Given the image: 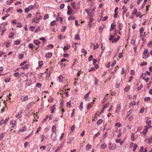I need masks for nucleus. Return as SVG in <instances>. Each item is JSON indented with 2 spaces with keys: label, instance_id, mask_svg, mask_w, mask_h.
I'll return each mask as SVG.
<instances>
[{
  "label": "nucleus",
  "instance_id": "obj_1",
  "mask_svg": "<svg viewBox=\"0 0 152 152\" xmlns=\"http://www.w3.org/2000/svg\"><path fill=\"white\" fill-rule=\"evenodd\" d=\"M20 99L22 102L26 101L28 99V96L27 95L22 96Z\"/></svg>",
  "mask_w": 152,
  "mask_h": 152
},
{
  "label": "nucleus",
  "instance_id": "obj_2",
  "mask_svg": "<svg viewBox=\"0 0 152 152\" xmlns=\"http://www.w3.org/2000/svg\"><path fill=\"white\" fill-rule=\"evenodd\" d=\"M27 130V128L26 126H23L22 128L20 129L18 131V133H19L21 132H24L26 131Z\"/></svg>",
  "mask_w": 152,
  "mask_h": 152
},
{
  "label": "nucleus",
  "instance_id": "obj_3",
  "mask_svg": "<svg viewBox=\"0 0 152 152\" xmlns=\"http://www.w3.org/2000/svg\"><path fill=\"white\" fill-rule=\"evenodd\" d=\"M121 107L120 104H118L116 109L115 112L118 113L120 111Z\"/></svg>",
  "mask_w": 152,
  "mask_h": 152
},
{
  "label": "nucleus",
  "instance_id": "obj_4",
  "mask_svg": "<svg viewBox=\"0 0 152 152\" xmlns=\"http://www.w3.org/2000/svg\"><path fill=\"white\" fill-rule=\"evenodd\" d=\"M56 132H53L51 135V137L53 140H55L56 139Z\"/></svg>",
  "mask_w": 152,
  "mask_h": 152
},
{
  "label": "nucleus",
  "instance_id": "obj_5",
  "mask_svg": "<svg viewBox=\"0 0 152 152\" xmlns=\"http://www.w3.org/2000/svg\"><path fill=\"white\" fill-rule=\"evenodd\" d=\"M88 14L90 17H92L94 15V12H92L91 9H90L89 10V12L88 13Z\"/></svg>",
  "mask_w": 152,
  "mask_h": 152
},
{
  "label": "nucleus",
  "instance_id": "obj_6",
  "mask_svg": "<svg viewBox=\"0 0 152 152\" xmlns=\"http://www.w3.org/2000/svg\"><path fill=\"white\" fill-rule=\"evenodd\" d=\"M22 112H19L15 115V117L18 118H20L22 115Z\"/></svg>",
  "mask_w": 152,
  "mask_h": 152
},
{
  "label": "nucleus",
  "instance_id": "obj_7",
  "mask_svg": "<svg viewBox=\"0 0 152 152\" xmlns=\"http://www.w3.org/2000/svg\"><path fill=\"white\" fill-rule=\"evenodd\" d=\"M118 9V7H116L115 10L114 12H115V14L114 15V17L115 18H117L118 16V12L117 11V10Z\"/></svg>",
  "mask_w": 152,
  "mask_h": 152
},
{
  "label": "nucleus",
  "instance_id": "obj_8",
  "mask_svg": "<svg viewBox=\"0 0 152 152\" xmlns=\"http://www.w3.org/2000/svg\"><path fill=\"white\" fill-rule=\"evenodd\" d=\"M64 78L61 75H60L58 77L59 81L61 83H62L64 80Z\"/></svg>",
  "mask_w": 152,
  "mask_h": 152
},
{
  "label": "nucleus",
  "instance_id": "obj_9",
  "mask_svg": "<svg viewBox=\"0 0 152 152\" xmlns=\"http://www.w3.org/2000/svg\"><path fill=\"white\" fill-rule=\"evenodd\" d=\"M120 38V37L119 36H118L115 39H114L111 42L112 43H114V42H116L118 41L119 39Z\"/></svg>",
  "mask_w": 152,
  "mask_h": 152
},
{
  "label": "nucleus",
  "instance_id": "obj_10",
  "mask_svg": "<svg viewBox=\"0 0 152 152\" xmlns=\"http://www.w3.org/2000/svg\"><path fill=\"white\" fill-rule=\"evenodd\" d=\"M147 54V57H149V53L148 51V50L147 49H145L144 50L143 54Z\"/></svg>",
  "mask_w": 152,
  "mask_h": 152
},
{
  "label": "nucleus",
  "instance_id": "obj_11",
  "mask_svg": "<svg viewBox=\"0 0 152 152\" xmlns=\"http://www.w3.org/2000/svg\"><path fill=\"white\" fill-rule=\"evenodd\" d=\"M28 64H26L23 67H21L20 68V69H27L28 68V66H29Z\"/></svg>",
  "mask_w": 152,
  "mask_h": 152
},
{
  "label": "nucleus",
  "instance_id": "obj_12",
  "mask_svg": "<svg viewBox=\"0 0 152 152\" xmlns=\"http://www.w3.org/2000/svg\"><path fill=\"white\" fill-rule=\"evenodd\" d=\"M32 22H35L36 23H39V21L38 20V19L36 18H35L32 20Z\"/></svg>",
  "mask_w": 152,
  "mask_h": 152
},
{
  "label": "nucleus",
  "instance_id": "obj_13",
  "mask_svg": "<svg viewBox=\"0 0 152 152\" xmlns=\"http://www.w3.org/2000/svg\"><path fill=\"white\" fill-rule=\"evenodd\" d=\"M33 42L34 44L37 45H39L41 43V42L38 40H34Z\"/></svg>",
  "mask_w": 152,
  "mask_h": 152
},
{
  "label": "nucleus",
  "instance_id": "obj_14",
  "mask_svg": "<svg viewBox=\"0 0 152 152\" xmlns=\"http://www.w3.org/2000/svg\"><path fill=\"white\" fill-rule=\"evenodd\" d=\"M91 145H89L88 144L86 146V150L88 151L91 148Z\"/></svg>",
  "mask_w": 152,
  "mask_h": 152
},
{
  "label": "nucleus",
  "instance_id": "obj_15",
  "mask_svg": "<svg viewBox=\"0 0 152 152\" xmlns=\"http://www.w3.org/2000/svg\"><path fill=\"white\" fill-rule=\"evenodd\" d=\"M52 56V53H47V54L46 55V57L47 58H50Z\"/></svg>",
  "mask_w": 152,
  "mask_h": 152
},
{
  "label": "nucleus",
  "instance_id": "obj_16",
  "mask_svg": "<svg viewBox=\"0 0 152 152\" xmlns=\"http://www.w3.org/2000/svg\"><path fill=\"white\" fill-rule=\"evenodd\" d=\"M130 88V86L129 85H127L124 89V91L125 92H127Z\"/></svg>",
  "mask_w": 152,
  "mask_h": 152
},
{
  "label": "nucleus",
  "instance_id": "obj_17",
  "mask_svg": "<svg viewBox=\"0 0 152 152\" xmlns=\"http://www.w3.org/2000/svg\"><path fill=\"white\" fill-rule=\"evenodd\" d=\"M56 126L55 125H53L52 127L51 130L52 132H56Z\"/></svg>",
  "mask_w": 152,
  "mask_h": 152
},
{
  "label": "nucleus",
  "instance_id": "obj_18",
  "mask_svg": "<svg viewBox=\"0 0 152 152\" xmlns=\"http://www.w3.org/2000/svg\"><path fill=\"white\" fill-rule=\"evenodd\" d=\"M73 138L72 137H71L69 138L68 140L67 141V143L68 144H70L72 141L73 140Z\"/></svg>",
  "mask_w": 152,
  "mask_h": 152
},
{
  "label": "nucleus",
  "instance_id": "obj_19",
  "mask_svg": "<svg viewBox=\"0 0 152 152\" xmlns=\"http://www.w3.org/2000/svg\"><path fill=\"white\" fill-rule=\"evenodd\" d=\"M28 47L29 48H31V50H33L35 47V46L33 44H30L28 45Z\"/></svg>",
  "mask_w": 152,
  "mask_h": 152
},
{
  "label": "nucleus",
  "instance_id": "obj_20",
  "mask_svg": "<svg viewBox=\"0 0 152 152\" xmlns=\"http://www.w3.org/2000/svg\"><path fill=\"white\" fill-rule=\"evenodd\" d=\"M5 135V133L4 132H3L1 133V134L0 135V140H1L2 139V138L4 137Z\"/></svg>",
  "mask_w": 152,
  "mask_h": 152
},
{
  "label": "nucleus",
  "instance_id": "obj_21",
  "mask_svg": "<svg viewBox=\"0 0 152 152\" xmlns=\"http://www.w3.org/2000/svg\"><path fill=\"white\" fill-rule=\"evenodd\" d=\"M93 45L94 46V50L97 48L99 46V44L98 43H96L95 45L93 44Z\"/></svg>",
  "mask_w": 152,
  "mask_h": 152
},
{
  "label": "nucleus",
  "instance_id": "obj_22",
  "mask_svg": "<svg viewBox=\"0 0 152 152\" xmlns=\"http://www.w3.org/2000/svg\"><path fill=\"white\" fill-rule=\"evenodd\" d=\"M119 132V133L118 134L117 136V137L118 138H119L120 137L121 135L122 134V132H121V129H119L118 131Z\"/></svg>",
  "mask_w": 152,
  "mask_h": 152
},
{
  "label": "nucleus",
  "instance_id": "obj_23",
  "mask_svg": "<svg viewBox=\"0 0 152 152\" xmlns=\"http://www.w3.org/2000/svg\"><path fill=\"white\" fill-rule=\"evenodd\" d=\"M115 27V24L113 23L111 25V28L110 29V31H112L113 30Z\"/></svg>",
  "mask_w": 152,
  "mask_h": 152
},
{
  "label": "nucleus",
  "instance_id": "obj_24",
  "mask_svg": "<svg viewBox=\"0 0 152 152\" xmlns=\"http://www.w3.org/2000/svg\"><path fill=\"white\" fill-rule=\"evenodd\" d=\"M16 123V122L15 121H12L10 122V123L12 124L13 125V126H12V127H14L15 126Z\"/></svg>",
  "mask_w": 152,
  "mask_h": 152
},
{
  "label": "nucleus",
  "instance_id": "obj_25",
  "mask_svg": "<svg viewBox=\"0 0 152 152\" xmlns=\"http://www.w3.org/2000/svg\"><path fill=\"white\" fill-rule=\"evenodd\" d=\"M81 52L83 53L84 54V56H85L87 54V51L86 50H85L84 49H82L81 50Z\"/></svg>",
  "mask_w": 152,
  "mask_h": 152
},
{
  "label": "nucleus",
  "instance_id": "obj_26",
  "mask_svg": "<svg viewBox=\"0 0 152 152\" xmlns=\"http://www.w3.org/2000/svg\"><path fill=\"white\" fill-rule=\"evenodd\" d=\"M116 148V145H115V146H113V145L112 146L109 147V149L111 150H115Z\"/></svg>",
  "mask_w": 152,
  "mask_h": 152
},
{
  "label": "nucleus",
  "instance_id": "obj_27",
  "mask_svg": "<svg viewBox=\"0 0 152 152\" xmlns=\"http://www.w3.org/2000/svg\"><path fill=\"white\" fill-rule=\"evenodd\" d=\"M35 28V27L34 26H31L29 28V30L32 31H34Z\"/></svg>",
  "mask_w": 152,
  "mask_h": 152
},
{
  "label": "nucleus",
  "instance_id": "obj_28",
  "mask_svg": "<svg viewBox=\"0 0 152 152\" xmlns=\"http://www.w3.org/2000/svg\"><path fill=\"white\" fill-rule=\"evenodd\" d=\"M83 102H81L80 105V109L81 111H82L83 109Z\"/></svg>",
  "mask_w": 152,
  "mask_h": 152
},
{
  "label": "nucleus",
  "instance_id": "obj_29",
  "mask_svg": "<svg viewBox=\"0 0 152 152\" xmlns=\"http://www.w3.org/2000/svg\"><path fill=\"white\" fill-rule=\"evenodd\" d=\"M102 122V120L101 119H99L97 121L96 123L98 125H99L101 124Z\"/></svg>",
  "mask_w": 152,
  "mask_h": 152
},
{
  "label": "nucleus",
  "instance_id": "obj_30",
  "mask_svg": "<svg viewBox=\"0 0 152 152\" xmlns=\"http://www.w3.org/2000/svg\"><path fill=\"white\" fill-rule=\"evenodd\" d=\"M93 20V18H92L91 17L89 20V22L88 23V25L91 26V24L92 23V22Z\"/></svg>",
  "mask_w": 152,
  "mask_h": 152
},
{
  "label": "nucleus",
  "instance_id": "obj_31",
  "mask_svg": "<svg viewBox=\"0 0 152 152\" xmlns=\"http://www.w3.org/2000/svg\"><path fill=\"white\" fill-rule=\"evenodd\" d=\"M14 35V34L12 32H11L9 36V37L10 38H12Z\"/></svg>",
  "mask_w": 152,
  "mask_h": 152
},
{
  "label": "nucleus",
  "instance_id": "obj_32",
  "mask_svg": "<svg viewBox=\"0 0 152 152\" xmlns=\"http://www.w3.org/2000/svg\"><path fill=\"white\" fill-rule=\"evenodd\" d=\"M123 27V24L122 23H119V28L120 30H121L122 29Z\"/></svg>",
  "mask_w": 152,
  "mask_h": 152
},
{
  "label": "nucleus",
  "instance_id": "obj_33",
  "mask_svg": "<svg viewBox=\"0 0 152 152\" xmlns=\"http://www.w3.org/2000/svg\"><path fill=\"white\" fill-rule=\"evenodd\" d=\"M92 106V104H91V103H89L87 105V109L88 110H89L90 108Z\"/></svg>",
  "mask_w": 152,
  "mask_h": 152
},
{
  "label": "nucleus",
  "instance_id": "obj_34",
  "mask_svg": "<svg viewBox=\"0 0 152 152\" xmlns=\"http://www.w3.org/2000/svg\"><path fill=\"white\" fill-rule=\"evenodd\" d=\"M107 146V145L105 144H104L101 145V149H104Z\"/></svg>",
  "mask_w": 152,
  "mask_h": 152
},
{
  "label": "nucleus",
  "instance_id": "obj_35",
  "mask_svg": "<svg viewBox=\"0 0 152 152\" xmlns=\"http://www.w3.org/2000/svg\"><path fill=\"white\" fill-rule=\"evenodd\" d=\"M109 103H107L105 104V105H104V107L103 108V109H104L105 108H107V107H108L109 106Z\"/></svg>",
  "mask_w": 152,
  "mask_h": 152
},
{
  "label": "nucleus",
  "instance_id": "obj_36",
  "mask_svg": "<svg viewBox=\"0 0 152 152\" xmlns=\"http://www.w3.org/2000/svg\"><path fill=\"white\" fill-rule=\"evenodd\" d=\"M20 41L19 40H16L15 41L14 44L18 45L20 43Z\"/></svg>",
  "mask_w": 152,
  "mask_h": 152
},
{
  "label": "nucleus",
  "instance_id": "obj_37",
  "mask_svg": "<svg viewBox=\"0 0 152 152\" xmlns=\"http://www.w3.org/2000/svg\"><path fill=\"white\" fill-rule=\"evenodd\" d=\"M75 18L72 16H71L68 18V20H74L75 19Z\"/></svg>",
  "mask_w": 152,
  "mask_h": 152
},
{
  "label": "nucleus",
  "instance_id": "obj_38",
  "mask_svg": "<svg viewBox=\"0 0 152 152\" xmlns=\"http://www.w3.org/2000/svg\"><path fill=\"white\" fill-rule=\"evenodd\" d=\"M137 10L136 8H135L134 9V11L133 12H132V14L135 15L137 13Z\"/></svg>",
  "mask_w": 152,
  "mask_h": 152
},
{
  "label": "nucleus",
  "instance_id": "obj_39",
  "mask_svg": "<svg viewBox=\"0 0 152 152\" xmlns=\"http://www.w3.org/2000/svg\"><path fill=\"white\" fill-rule=\"evenodd\" d=\"M115 37L113 35H111L110 36V38H109V40L110 41L113 40L114 39L113 38Z\"/></svg>",
  "mask_w": 152,
  "mask_h": 152
},
{
  "label": "nucleus",
  "instance_id": "obj_40",
  "mask_svg": "<svg viewBox=\"0 0 152 152\" xmlns=\"http://www.w3.org/2000/svg\"><path fill=\"white\" fill-rule=\"evenodd\" d=\"M23 57L24 54H19L18 56L19 59H20L23 58Z\"/></svg>",
  "mask_w": 152,
  "mask_h": 152
},
{
  "label": "nucleus",
  "instance_id": "obj_41",
  "mask_svg": "<svg viewBox=\"0 0 152 152\" xmlns=\"http://www.w3.org/2000/svg\"><path fill=\"white\" fill-rule=\"evenodd\" d=\"M84 98L86 101H89V96H86V95L85 96Z\"/></svg>",
  "mask_w": 152,
  "mask_h": 152
},
{
  "label": "nucleus",
  "instance_id": "obj_42",
  "mask_svg": "<svg viewBox=\"0 0 152 152\" xmlns=\"http://www.w3.org/2000/svg\"><path fill=\"white\" fill-rule=\"evenodd\" d=\"M43 62L42 61H39L38 62L39 66L41 67L43 65Z\"/></svg>",
  "mask_w": 152,
  "mask_h": 152
},
{
  "label": "nucleus",
  "instance_id": "obj_43",
  "mask_svg": "<svg viewBox=\"0 0 152 152\" xmlns=\"http://www.w3.org/2000/svg\"><path fill=\"white\" fill-rule=\"evenodd\" d=\"M49 17V16L48 14H46V15H45L44 17V19L45 20H46L47 19H48Z\"/></svg>",
  "mask_w": 152,
  "mask_h": 152
},
{
  "label": "nucleus",
  "instance_id": "obj_44",
  "mask_svg": "<svg viewBox=\"0 0 152 152\" xmlns=\"http://www.w3.org/2000/svg\"><path fill=\"white\" fill-rule=\"evenodd\" d=\"M145 110V108L143 107H142L140 110V113H143L144 111Z\"/></svg>",
  "mask_w": 152,
  "mask_h": 152
},
{
  "label": "nucleus",
  "instance_id": "obj_45",
  "mask_svg": "<svg viewBox=\"0 0 152 152\" xmlns=\"http://www.w3.org/2000/svg\"><path fill=\"white\" fill-rule=\"evenodd\" d=\"M137 144H134V145L133 146V151H135V150L136 149V148L137 147Z\"/></svg>",
  "mask_w": 152,
  "mask_h": 152
},
{
  "label": "nucleus",
  "instance_id": "obj_46",
  "mask_svg": "<svg viewBox=\"0 0 152 152\" xmlns=\"http://www.w3.org/2000/svg\"><path fill=\"white\" fill-rule=\"evenodd\" d=\"M121 126V124L119 123H116L115 124V126H117L118 127H120Z\"/></svg>",
  "mask_w": 152,
  "mask_h": 152
},
{
  "label": "nucleus",
  "instance_id": "obj_47",
  "mask_svg": "<svg viewBox=\"0 0 152 152\" xmlns=\"http://www.w3.org/2000/svg\"><path fill=\"white\" fill-rule=\"evenodd\" d=\"M22 25L20 23H17L16 27L17 28H21L22 27Z\"/></svg>",
  "mask_w": 152,
  "mask_h": 152
},
{
  "label": "nucleus",
  "instance_id": "obj_48",
  "mask_svg": "<svg viewBox=\"0 0 152 152\" xmlns=\"http://www.w3.org/2000/svg\"><path fill=\"white\" fill-rule=\"evenodd\" d=\"M10 80V78L7 77L6 79H5L4 80L5 82L7 83L9 82Z\"/></svg>",
  "mask_w": 152,
  "mask_h": 152
},
{
  "label": "nucleus",
  "instance_id": "obj_49",
  "mask_svg": "<svg viewBox=\"0 0 152 152\" xmlns=\"http://www.w3.org/2000/svg\"><path fill=\"white\" fill-rule=\"evenodd\" d=\"M34 7V6L33 5H31L29 6L28 7V9L30 10H31L33 9Z\"/></svg>",
  "mask_w": 152,
  "mask_h": 152
},
{
  "label": "nucleus",
  "instance_id": "obj_50",
  "mask_svg": "<svg viewBox=\"0 0 152 152\" xmlns=\"http://www.w3.org/2000/svg\"><path fill=\"white\" fill-rule=\"evenodd\" d=\"M152 140V137H150L148 139V142L149 143L151 142V140Z\"/></svg>",
  "mask_w": 152,
  "mask_h": 152
},
{
  "label": "nucleus",
  "instance_id": "obj_51",
  "mask_svg": "<svg viewBox=\"0 0 152 152\" xmlns=\"http://www.w3.org/2000/svg\"><path fill=\"white\" fill-rule=\"evenodd\" d=\"M56 20L57 21H62L63 20V18L61 17H59V18H56Z\"/></svg>",
  "mask_w": 152,
  "mask_h": 152
},
{
  "label": "nucleus",
  "instance_id": "obj_52",
  "mask_svg": "<svg viewBox=\"0 0 152 152\" xmlns=\"http://www.w3.org/2000/svg\"><path fill=\"white\" fill-rule=\"evenodd\" d=\"M125 70L124 68V67L122 68L121 70V74L123 75L125 73Z\"/></svg>",
  "mask_w": 152,
  "mask_h": 152
},
{
  "label": "nucleus",
  "instance_id": "obj_53",
  "mask_svg": "<svg viewBox=\"0 0 152 152\" xmlns=\"http://www.w3.org/2000/svg\"><path fill=\"white\" fill-rule=\"evenodd\" d=\"M72 11L71 9L68 10V11L67 12V13L68 15H70L72 13Z\"/></svg>",
  "mask_w": 152,
  "mask_h": 152
},
{
  "label": "nucleus",
  "instance_id": "obj_54",
  "mask_svg": "<svg viewBox=\"0 0 152 152\" xmlns=\"http://www.w3.org/2000/svg\"><path fill=\"white\" fill-rule=\"evenodd\" d=\"M75 39H80L79 38L78 34H77L75 35Z\"/></svg>",
  "mask_w": 152,
  "mask_h": 152
},
{
  "label": "nucleus",
  "instance_id": "obj_55",
  "mask_svg": "<svg viewBox=\"0 0 152 152\" xmlns=\"http://www.w3.org/2000/svg\"><path fill=\"white\" fill-rule=\"evenodd\" d=\"M41 127H40V126H39V127H38L37 131H36V132H35V134H37V133H38L39 131H40V130H41Z\"/></svg>",
  "mask_w": 152,
  "mask_h": 152
},
{
  "label": "nucleus",
  "instance_id": "obj_56",
  "mask_svg": "<svg viewBox=\"0 0 152 152\" xmlns=\"http://www.w3.org/2000/svg\"><path fill=\"white\" fill-rule=\"evenodd\" d=\"M66 105L67 107H70L71 105V101H69V102H67L66 103Z\"/></svg>",
  "mask_w": 152,
  "mask_h": 152
},
{
  "label": "nucleus",
  "instance_id": "obj_57",
  "mask_svg": "<svg viewBox=\"0 0 152 152\" xmlns=\"http://www.w3.org/2000/svg\"><path fill=\"white\" fill-rule=\"evenodd\" d=\"M4 70V68L3 66H1L0 67V74H2V71Z\"/></svg>",
  "mask_w": 152,
  "mask_h": 152
},
{
  "label": "nucleus",
  "instance_id": "obj_58",
  "mask_svg": "<svg viewBox=\"0 0 152 152\" xmlns=\"http://www.w3.org/2000/svg\"><path fill=\"white\" fill-rule=\"evenodd\" d=\"M143 79L145 80L146 82H147L150 79V78L148 77H147L146 78H145V77H143Z\"/></svg>",
  "mask_w": 152,
  "mask_h": 152
},
{
  "label": "nucleus",
  "instance_id": "obj_59",
  "mask_svg": "<svg viewBox=\"0 0 152 152\" xmlns=\"http://www.w3.org/2000/svg\"><path fill=\"white\" fill-rule=\"evenodd\" d=\"M68 49H69L68 47L67 46H66L64 47L63 48V50H64V52H66V50H67Z\"/></svg>",
  "mask_w": 152,
  "mask_h": 152
},
{
  "label": "nucleus",
  "instance_id": "obj_60",
  "mask_svg": "<svg viewBox=\"0 0 152 152\" xmlns=\"http://www.w3.org/2000/svg\"><path fill=\"white\" fill-rule=\"evenodd\" d=\"M100 134V133L98 132L97 133L95 134L94 136V138H96L97 137L99 136Z\"/></svg>",
  "mask_w": 152,
  "mask_h": 152
},
{
  "label": "nucleus",
  "instance_id": "obj_61",
  "mask_svg": "<svg viewBox=\"0 0 152 152\" xmlns=\"http://www.w3.org/2000/svg\"><path fill=\"white\" fill-rule=\"evenodd\" d=\"M56 22L55 20L52 21L50 23V25L52 26H54Z\"/></svg>",
  "mask_w": 152,
  "mask_h": 152
},
{
  "label": "nucleus",
  "instance_id": "obj_62",
  "mask_svg": "<svg viewBox=\"0 0 152 152\" xmlns=\"http://www.w3.org/2000/svg\"><path fill=\"white\" fill-rule=\"evenodd\" d=\"M147 64V63L146 62H145V61H143V62H142L140 64V65L141 66H143V65H146Z\"/></svg>",
  "mask_w": 152,
  "mask_h": 152
},
{
  "label": "nucleus",
  "instance_id": "obj_63",
  "mask_svg": "<svg viewBox=\"0 0 152 152\" xmlns=\"http://www.w3.org/2000/svg\"><path fill=\"white\" fill-rule=\"evenodd\" d=\"M36 86L38 88H40L42 84L40 83H38L36 84Z\"/></svg>",
  "mask_w": 152,
  "mask_h": 152
},
{
  "label": "nucleus",
  "instance_id": "obj_64",
  "mask_svg": "<svg viewBox=\"0 0 152 152\" xmlns=\"http://www.w3.org/2000/svg\"><path fill=\"white\" fill-rule=\"evenodd\" d=\"M150 98L149 97H146L144 99V101L145 102H147V101H148L150 100Z\"/></svg>",
  "mask_w": 152,
  "mask_h": 152
}]
</instances>
